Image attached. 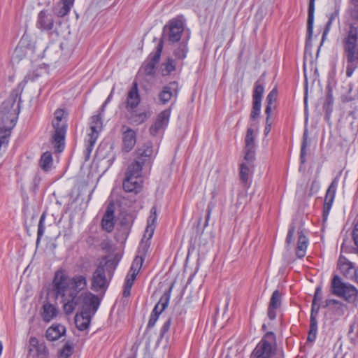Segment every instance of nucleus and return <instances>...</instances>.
<instances>
[{"label":"nucleus","mask_w":358,"mask_h":358,"mask_svg":"<svg viewBox=\"0 0 358 358\" xmlns=\"http://www.w3.org/2000/svg\"><path fill=\"white\" fill-rule=\"evenodd\" d=\"M87 286V280L83 275L69 278L62 270L55 272L52 291L57 297L62 298L66 314H71L77 306H80L81 312L95 314L99 306V300L96 295L85 291Z\"/></svg>","instance_id":"1"},{"label":"nucleus","mask_w":358,"mask_h":358,"mask_svg":"<svg viewBox=\"0 0 358 358\" xmlns=\"http://www.w3.org/2000/svg\"><path fill=\"white\" fill-rule=\"evenodd\" d=\"M342 45L346 60V76L350 78L358 68V27L350 23L345 29Z\"/></svg>","instance_id":"2"},{"label":"nucleus","mask_w":358,"mask_h":358,"mask_svg":"<svg viewBox=\"0 0 358 358\" xmlns=\"http://www.w3.org/2000/svg\"><path fill=\"white\" fill-rule=\"evenodd\" d=\"M20 96L17 91H13L9 97L0 107V124L13 128L20 112Z\"/></svg>","instance_id":"3"},{"label":"nucleus","mask_w":358,"mask_h":358,"mask_svg":"<svg viewBox=\"0 0 358 358\" xmlns=\"http://www.w3.org/2000/svg\"><path fill=\"white\" fill-rule=\"evenodd\" d=\"M141 166L138 164H131L125 173L123 182V189L127 192H138L142 187Z\"/></svg>","instance_id":"4"},{"label":"nucleus","mask_w":358,"mask_h":358,"mask_svg":"<svg viewBox=\"0 0 358 358\" xmlns=\"http://www.w3.org/2000/svg\"><path fill=\"white\" fill-rule=\"evenodd\" d=\"M275 340V336L273 332L266 333L252 350L250 358H272L275 354V348L271 345V341Z\"/></svg>","instance_id":"5"},{"label":"nucleus","mask_w":358,"mask_h":358,"mask_svg":"<svg viewBox=\"0 0 358 358\" xmlns=\"http://www.w3.org/2000/svg\"><path fill=\"white\" fill-rule=\"evenodd\" d=\"M64 112L62 110H57L55 112V119L52 120V127L55 134L52 136V142L55 144L56 150L62 152L64 148V138L66 134V124L62 121Z\"/></svg>","instance_id":"6"},{"label":"nucleus","mask_w":358,"mask_h":358,"mask_svg":"<svg viewBox=\"0 0 358 358\" xmlns=\"http://www.w3.org/2000/svg\"><path fill=\"white\" fill-rule=\"evenodd\" d=\"M331 287L333 294L343 297L348 301H354L357 294V289L353 285L343 282L338 275L333 278Z\"/></svg>","instance_id":"7"},{"label":"nucleus","mask_w":358,"mask_h":358,"mask_svg":"<svg viewBox=\"0 0 358 358\" xmlns=\"http://www.w3.org/2000/svg\"><path fill=\"white\" fill-rule=\"evenodd\" d=\"M108 263L104 265H99L94 271L92 278V289L95 291H100L106 289L109 285V282L111 278V273L108 272L106 275Z\"/></svg>","instance_id":"8"},{"label":"nucleus","mask_w":358,"mask_h":358,"mask_svg":"<svg viewBox=\"0 0 358 358\" xmlns=\"http://www.w3.org/2000/svg\"><path fill=\"white\" fill-rule=\"evenodd\" d=\"M163 40L159 41L155 52H151L148 59L141 66V71L147 76H152L155 72L156 66L158 64L163 50Z\"/></svg>","instance_id":"9"},{"label":"nucleus","mask_w":358,"mask_h":358,"mask_svg":"<svg viewBox=\"0 0 358 358\" xmlns=\"http://www.w3.org/2000/svg\"><path fill=\"white\" fill-rule=\"evenodd\" d=\"M136 154V159L132 164H139L141 166V171H142V168L145 164H150L156 155L152 148V144L150 142H147L138 148Z\"/></svg>","instance_id":"10"},{"label":"nucleus","mask_w":358,"mask_h":358,"mask_svg":"<svg viewBox=\"0 0 358 358\" xmlns=\"http://www.w3.org/2000/svg\"><path fill=\"white\" fill-rule=\"evenodd\" d=\"M179 91L178 83L176 81L170 82L164 86L159 94V99L163 103H167L173 96H177Z\"/></svg>","instance_id":"11"},{"label":"nucleus","mask_w":358,"mask_h":358,"mask_svg":"<svg viewBox=\"0 0 358 358\" xmlns=\"http://www.w3.org/2000/svg\"><path fill=\"white\" fill-rule=\"evenodd\" d=\"M338 187L337 178H335L330 184L324 198L323 216L327 218L333 203L336 189Z\"/></svg>","instance_id":"12"},{"label":"nucleus","mask_w":358,"mask_h":358,"mask_svg":"<svg viewBox=\"0 0 358 358\" xmlns=\"http://www.w3.org/2000/svg\"><path fill=\"white\" fill-rule=\"evenodd\" d=\"M255 157L251 159H245L240 165V180L245 185L248 183L250 176L253 172Z\"/></svg>","instance_id":"13"},{"label":"nucleus","mask_w":358,"mask_h":358,"mask_svg":"<svg viewBox=\"0 0 358 358\" xmlns=\"http://www.w3.org/2000/svg\"><path fill=\"white\" fill-rule=\"evenodd\" d=\"M245 143V159H251L252 158H254L255 155V143L253 129H248Z\"/></svg>","instance_id":"14"},{"label":"nucleus","mask_w":358,"mask_h":358,"mask_svg":"<svg viewBox=\"0 0 358 358\" xmlns=\"http://www.w3.org/2000/svg\"><path fill=\"white\" fill-rule=\"evenodd\" d=\"M141 101L138 90V84L134 82L130 90L128 92L126 108L128 110H132L136 108Z\"/></svg>","instance_id":"15"},{"label":"nucleus","mask_w":358,"mask_h":358,"mask_svg":"<svg viewBox=\"0 0 358 358\" xmlns=\"http://www.w3.org/2000/svg\"><path fill=\"white\" fill-rule=\"evenodd\" d=\"M174 286V283H172L168 290H166L159 299L158 303L155 305L151 314L156 315L159 317V315L169 305L171 293Z\"/></svg>","instance_id":"16"},{"label":"nucleus","mask_w":358,"mask_h":358,"mask_svg":"<svg viewBox=\"0 0 358 358\" xmlns=\"http://www.w3.org/2000/svg\"><path fill=\"white\" fill-rule=\"evenodd\" d=\"M174 286V283H172L168 290H166L159 299L158 303L155 305L151 314L156 315L159 317V315L169 305L171 293Z\"/></svg>","instance_id":"17"},{"label":"nucleus","mask_w":358,"mask_h":358,"mask_svg":"<svg viewBox=\"0 0 358 358\" xmlns=\"http://www.w3.org/2000/svg\"><path fill=\"white\" fill-rule=\"evenodd\" d=\"M183 31V24L181 20H173L169 23V39L171 42H177L180 38Z\"/></svg>","instance_id":"18"},{"label":"nucleus","mask_w":358,"mask_h":358,"mask_svg":"<svg viewBox=\"0 0 358 358\" xmlns=\"http://www.w3.org/2000/svg\"><path fill=\"white\" fill-rule=\"evenodd\" d=\"M282 296L279 290H275L270 299L268 308V317L270 320H274L276 317L275 310L281 305Z\"/></svg>","instance_id":"19"},{"label":"nucleus","mask_w":358,"mask_h":358,"mask_svg":"<svg viewBox=\"0 0 358 358\" xmlns=\"http://www.w3.org/2000/svg\"><path fill=\"white\" fill-rule=\"evenodd\" d=\"M101 112L98 115H93L90 119V130L91 132L89 134V136H92V142L96 141L99 133L102 129V120L101 114Z\"/></svg>","instance_id":"20"},{"label":"nucleus","mask_w":358,"mask_h":358,"mask_svg":"<svg viewBox=\"0 0 358 358\" xmlns=\"http://www.w3.org/2000/svg\"><path fill=\"white\" fill-rule=\"evenodd\" d=\"M93 315V314L88 313L87 312L77 313L75 316L76 327L80 331L87 329L90 326L91 318Z\"/></svg>","instance_id":"21"},{"label":"nucleus","mask_w":358,"mask_h":358,"mask_svg":"<svg viewBox=\"0 0 358 358\" xmlns=\"http://www.w3.org/2000/svg\"><path fill=\"white\" fill-rule=\"evenodd\" d=\"M101 226L103 229L107 232H111L114 229V210L110 207L107 208L106 211L102 217Z\"/></svg>","instance_id":"22"},{"label":"nucleus","mask_w":358,"mask_h":358,"mask_svg":"<svg viewBox=\"0 0 358 358\" xmlns=\"http://www.w3.org/2000/svg\"><path fill=\"white\" fill-rule=\"evenodd\" d=\"M122 141L124 150L129 152L134 148L136 142V133L134 131L130 128H127L123 133Z\"/></svg>","instance_id":"23"},{"label":"nucleus","mask_w":358,"mask_h":358,"mask_svg":"<svg viewBox=\"0 0 358 358\" xmlns=\"http://www.w3.org/2000/svg\"><path fill=\"white\" fill-rule=\"evenodd\" d=\"M58 314V308L56 306L50 303L49 302H46L43 304L41 315L43 320L49 322L52 320Z\"/></svg>","instance_id":"24"},{"label":"nucleus","mask_w":358,"mask_h":358,"mask_svg":"<svg viewBox=\"0 0 358 358\" xmlns=\"http://www.w3.org/2000/svg\"><path fill=\"white\" fill-rule=\"evenodd\" d=\"M66 328L61 324H53L49 327L45 333V336L48 340L53 341L59 339L64 334Z\"/></svg>","instance_id":"25"},{"label":"nucleus","mask_w":358,"mask_h":358,"mask_svg":"<svg viewBox=\"0 0 358 358\" xmlns=\"http://www.w3.org/2000/svg\"><path fill=\"white\" fill-rule=\"evenodd\" d=\"M327 307L330 308L338 316L343 315L347 309L346 305L336 299H326L324 308Z\"/></svg>","instance_id":"26"},{"label":"nucleus","mask_w":358,"mask_h":358,"mask_svg":"<svg viewBox=\"0 0 358 358\" xmlns=\"http://www.w3.org/2000/svg\"><path fill=\"white\" fill-rule=\"evenodd\" d=\"M75 0H60L55 7V13L59 17L66 15L73 6Z\"/></svg>","instance_id":"27"},{"label":"nucleus","mask_w":358,"mask_h":358,"mask_svg":"<svg viewBox=\"0 0 358 358\" xmlns=\"http://www.w3.org/2000/svg\"><path fill=\"white\" fill-rule=\"evenodd\" d=\"M338 266L341 273L347 278H355L358 282V276H357V270L350 262H343L341 259L338 261Z\"/></svg>","instance_id":"28"},{"label":"nucleus","mask_w":358,"mask_h":358,"mask_svg":"<svg viewBox=\"0 0 358 358\" xmlns=\"http://www.w3.org/2000/svg\"><path fill=\"white\" fill-rule=\"evenodd\" d=\"M156 220L157 208L155 206H153L150 210V215L148 218V225L145 231L144 238H147L148 240L152 238L155 228Z\"/></svg>","instance_id":"29"},{"label":"nucleus","mask_w":358,"mask_h":358,"mask_svg":"<svg viewBox=\"0 0 358 358\" xmlns=\"http://www.w3.org/2000/svg\"><path fill=\"white\" fill-rule=\"evenodd\" d=\"M38 26L43 29L50 30L53 27V19L45 10H41L38 16Z\"/></svg>","instance_id":"30"},{"label":"nucleus","mask_w":358,"mask_h":358,"mask_svg":"<svg viewBox=\"0 0 358 358\" xmlns=\"http://www.w3.org/2000/svg\"><path fill=\"white\" fill-rule=\"evenodd\" d=\"M315 1V0H310L308 4L307 20V38L308 40L311 38L313 32Z\"/></svg>","instance_id":"31"},{"label":"nucleus","mask_w":358,"mask_h":358,"mask_svg":"<svg viewBox=\"0 0 358 358\" xmlns=\"http://www.w3.org/2000/svg\"><path fill=\"white\" fill-rule=\"evenodd\" d=\"M264 84L265 82L262 76L255 83L252 94V101L262 103V99L264 92Z\"/></svg>","instance_id":"32"},{"label":"nucleus","mask_w":358,"mask_h":358,"mask_svg":"<svg viewBox=\"0 0 358 358\" xmlns=\"http://www.w3.org/2000/svg\"><path fill=\"white\" fill-rule=\"evenodd\" d=\"M308 247V238L304 235L303 231L299 232V237L296 247V256L299 258H303L306 255V249Z\"/></svg>","instance_id":"33"},{"label":"nucleus","mask_w":358,"mask_h":358,"mask_svg":"<svg viewBox=\"0 0 358 358\" xmlns=\"http://www.w3.org/2000/svg\"><path fill=\"white\" fill-rule=\"evenodd\" d=\"M39 165L44 171H49L52 165V154L49 152H44L41 157Z\"/></svg>","instance_id":"34"},{"label":"nucleus","mask_w":358,"mask_h":358,"mask_svg":"<svg viewBox=\"0 0 358 358\" xmlns=\"http://www.w3.org/2000/svg\"><path fill=\"white\" fill-rule=\"evenodd\" d=\"M176 70V62L173 58H168L166 62L162 64L161 71L163 76H168Z\"/></svg>","instance_id":"35"},{"label":"nucleus","mask_w":358,"mask_h":358,"mask_svg":"<svg viewBox=\"0 0 358 358\" xmlns=\"http://www.w3.org/2000/svg\"><path fill=\"white\" fill-rule=\"evenodd\" d=\"M171 115V109H166L162 111L158 115L155 120L156 122L166 128L169 124V118Z\"/></svg>","instance_id":"36"},{"label":"nucleus","mask_w":358,"mask_h":358,"mask_svg":"<svg viewBox=\"0 0 358 358\" xmlns=\"http://www.w3.org/2000/svg\"><path fill=\"white\" fill-rule=\"evenodd\" d=\"M188 52L186 43H181L178 45V48L175 49L173 55L178 59H184Z\"/></svg>","instance_id":"37"},{"label":"nucleus","mask_w":358,"mask_h":358,"mask_svg":"<svg viewBox=\"0 0 358 358\" xmlns=\"http://www.w3.org/2000/svg\"><path fill=\"white\" fill-rule=\"evenodd\" d=\"M317 332V322L313 317L312 321H310V329L307 338L309 342H313L316 339Z\"/></svg>","instance_id":"38"},{"label":"nucleus","mask_w":358,"mask_h":358,"mask_svg":"<svg viewBox=\"0 0 358 358\" xmlns=\"http://www.w3.org/2000/svg\"><path fill=\"white\" fill-rule=\"evenodd\" d=\"M307 146H308V130L306 129L304 131V133L303 135V141H302L301 148L300 159H301V162L302 164H304L306 162Z\"/></svg>","instance_id":"39"},{"label":"nucleus","mask_w":358,"mask_h":358,"mask_svg":"<svg viewBox=\"0 0 358 358\" xmlns=\"http://www.w3.org/2000/svg\"><path fill=\"white\" fill-rule=\"evenodd\" d=\"M338 11L337 10H336L332 13H331L330 15L329 16L328 22H327V24L325 26L324 30L322 34V41H324L327 34L329 33V31L331 29L333 21L338 17Z\"/></svg>","instance_id":"40"},{"label":"nucleus","mask_w":358,"mask_h":358,"mask_svg":"<svg viewBox=\"0 0 358 358\" xmlns=\"http://www.w3.org/2000/svg\"><path fill=\"white\" fill-rule=\"evenodd\" d=\"M73 354V345L70 342L66 343L59 353V358H69Z\"/></svg>","instance_id":"41"},{"label":"nucleus","mask_w":358,"mask_h":358,"mask_svg":"<svg viewBox=\"0 0 358 358\" xmlns=\"http://www.w3.org/2000/svg\"><path fill=\"white\" fill-rule=\"evenodd\" d=\"M150 117V113L147 112H142L139 113L133 114L131 116V120L136 123L141 124L144 122Z\"/></svg>","instance_id":"42"},{"label":"nucleus","mask_w":358,"mask_h":358,"mask_svg":"<svg viewBox=\"0 0 358 358\" xmlns=\"http://www.w3.org/2000/svg\"><path fill=\"white\" fill-rule=\"evenodd\" d=\"M350 15L352 20L358 21V0H350Z\"/></svg>","instance_id":"43"},{"label":"nucleus","mask_w":358,"mask_h":358,"mask_svg":"<svg viewBox=\"0 0 358 358\" xmlns=\"http://www.w3.org/2000/svg\"><path fill=\"white\" fill-rule=\"evenodd\" d=\"M48 355V350L44 343H41L38 347H37L35 353L33 356L36 357L37 358H47Z\"/></svg>","instance_id":"44"},{"label":"nucleus","mask_w":358,"mask_h":358,"mask_svg":"<svg viewBox=\"0 0 358 358\" xmlns=\"http://www.w3.org/2000/svg\"><path fill=\"white\" fill-rule=\"evenodd\" d=\"M45 214H43L39 220L38 225V231H37V240L36 243H38L40 240L41 239L44 231H45Z\"/></svg>","instance_id":"45"},{"label":"nucleus","mask_w":358,"mask_h":358,"mask_svg":"<svg viewBox=\"0 0 358 358\" xmlns=\"http://www.w3.org/2000/svg\"><path fill=\"white\" fill-rule=\"evenodd\" d=\"M334 103V98L332 92L329 90L327 92L326 100L324 103L323 108L327 113L331 112L332 110V106Z\"/></svg>","instance_id":"46"},{"label":"nucleus","mask_w":358,"mask_h":358,"mask_svg":"<svg viewBox=\"0 0 358 358\" xmlns=\"http://www.w3.org/2000/svg\"><path fill=\"white\" fill-rule=\"evenodd\" d=\"M143 259L141 257H136L134 259V262H132V264L129 272L138 274V272L141 267Z\"/></svg>","instance_id":"47"},{"label":"nucleus","mask_w":358,"mask_h":358,"mask_svg":"<svg viewBox=\"0 0 358 358\" xmlns=\"http://www.w3.org/2000/svg\"><path fill=\"white\" fill-rule=\"evenodd\" d=\"M143 259L141 257H136L134 259V262H132V264L129 272L138 274V272L141 267Z\"/></svg>","instance_id":"48"},{"label":"nucleus","mask_w":358,"mask_h":358,"mask_svg":"<svg viewBox=\"0 0 358 358\" xmlns=\"http://www.w3.org/2000/svg\"><path fill=\"white\" fill-rule=\"evenodd\" d=\"M261 102L252 101V110L250 114V119L255 120L259 117L261 110Z\"/></svg>","instance_id":"49"},{"label":"nucleus","mask_w":358,"mask_h":358,"mask_svg":"<svg viewBox=\"0 0 358 358\" xmlns=\"http://www.w3.org/2000/svg\"><path fill=\"white\" fill-rule=\"evenodd\" d=\"M40 344L36 338L31 337L29 342V354L33 355Z\"/></svg>","instance_id":"50"},{"label":"nucleus","mask_w":358,"mask_h":358,"mask_svg":"<svg viewBox=\"0 0 358 358\" xmlns=\"http://www.w3.org/2000/svg\"><path fill=\"white\" fill-rule=\"evenodd\" d=\"M165 129L163 126L155 122L150 128V133L152 136H156L160 130Z\"/></svg>","instance_id":"51"},{"label":"nucleus","mask_w":358,"mask_h":358,"mask_svg":"<svg viewBox=\"0 0 358 358\" xmlns=\"http://www.w3.org/2000/svg\"><path fill=\"white\" fill-rule=\"evenodd\" d=\"M294 231H295V227L294 224H292L289 226V230L287 232V235L286 237V243L287 245H289L292 243V242L293 241V236H294Z\"/></svg>","instance_id":"52"},{"label":"nucleus","mask_w":358,"mask_h":358,"mask_svg":"<svg viewBox=\"0 0 358 358\" xmlns=\"http://www.w3.org/2000/svg\"><path fill=\"white\" fill-rule=\"evenodd\" d=\"M278 91L276 89H273L266 97V103L272 105L273 102L276 100Z\"/></svg>","instance_id":"53"},{"label":"nucleus","mask_w":358,"mask_h":358,"mask_svg":"<svg viewBox=\"0 0 358 358\" xmlns=\"http://www.w3.org/2000/svg\"><path fill=\"white\" fill-rule=\"evenodd\" d=\"M171 324V319L169 318L163 324L160 329V337H164V334L169 330Z\"/></svg>","instance_id":"54"},{"label":"nucleus","mask_w":358,"mask_h":358,"mask_svg":"<svg viewBox=\"0 0 358 358\" xmlns=\"http://www.w3.org/2000/svg\"><path fill=\"white\" fill-rule=\"evenodd\" d=\"M136 275L137 274H135L134 273L129 272L126 277L124 285H130L129 286L132 287V285L134 282V280L136 279Z\"/></svg>","instance_id":"55"},{"label":"nucleus","mask_w":358,"mask_h":358,"mask_svg":"<svg viewBox=\"0 0 358 358\" xmlns=\"http://www.w3.org/2000/svg\"><path fill=\"white\" fill-rule=\"evenodd\" d=\"M319 309H320V306H317L316 303L313 302L310 321H312L313 317H314L315 320H317V315L318 313Z\"/></svg>","instance_id":"56"},{"label":"nucleus","mask_w":358,"mask_h":358,"mask_svg":"<svg viewBox=\"0 0 358 358\" xmlns=\"http://www.w3.org/2000/svg\"><path fill=\"white\" fill-rule=\"evenodd\" d=\"M92 141V136H89L88 144H87V146L86 148V156L87 158L89 157L90 155L92 152V148L94 147V145L96 143V141H93V143Z\"/></svg>","instance_id":"57"},{"label":"nucleus","mask_w":358,"mask_h":358,"mask_svg":"<svg viewBox=\"0 0 358 358\" xmlns=\"http://www.w3.org/2000/svg\"><path fill=\"white\" fill-rule=\"evenodd\" d=\"M322 299V289L320 287H317L315 292L313 302L316 303L317 301H320Z\"/></svg>","instance_id":"58"},{"label":"nucleus","mask_w":358,"mask_h":358,"mask_svg":"<svg viewBox=\"0 0 358 358\" xmlns=\"http://www.w3.org/2000/svg\"><path fill=\"white\" fill-rule=\"evenodd\" d=\"M159 317H157L156 315L151 314L150 320L148 323V328H152L155 326L157 319Z\"/></svg>","instance_id":"59"},{"label":"nucleus","mask_w":358,"mask_h":358,"mask_svg":"<svg viewBox=\"0 0 358 358\" xmlns=\"http://www.w3.org/2000/svg\"><path fill=\"white\" fill-rule=\"evenodd\" d=\"M352 236L355 245L358 247V225H357L353 230Z\"/></svg>","instance_id":"60"},{"label":"nucleus","mask_w":358,"mask_h":358,"mask_svg":"<svg viewBox=\"0 0 358 358\" xmlns=\"http://www.w3.org/2000/svg\"><path fill=\"white\" fill-rule=\"evenodd\" d=\"M129 285H124V291H123V296L124 297H128L131 294V287Z\"/></svg>","instance_id":"61"},{"label":"nucleus","mask_w":358,"mask_h":358,"mask_svg":"<svg viewBox=\"0 0 358 358\" xmlns=\"http://www.w3.org/2000/svg\"><path fill=\"white\" fill-rule=\"evenodd\" d=\"M272 111V105L266 103V108H265V113L266 116H271V113Z\"/></svg>","instance_id":"62"},{"label":"nucleus","mask_w":358,"mask_h":358,"mask_svg":"<svg viewBox=\"0 0 358 358\" xmlns=\"http://www.w3.org/2000/svg\"><path fill=\"white\" fill-rule=\"evenodd\" d=\"M355 329H357V326L355 323L350 324V329L348 331L349 336H351L352 338V334H353Z\"/></svg>","instance_id":"63"},{"label":"nucleus","mask_w":358,"mask_h":358,"mask_svg":"<svg viewBox=\"0 0 358 358\" xmlns=\"http://www.w3.org/2000/svg\"><path fill=\"white\" fill-rule=\"evenodd\" d=\"M271 124H266L264 131V135L267 136L269 134V132L271 131Z\"/></svg>","instance_id":"64"}]
</instances>
